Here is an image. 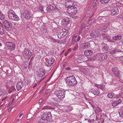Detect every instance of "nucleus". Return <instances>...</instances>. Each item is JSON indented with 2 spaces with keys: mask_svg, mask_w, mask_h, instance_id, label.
<instances>
[{
  "mask_svg": "<svg viewBox=\"0 0 123 123\" xmlns=\"http://www.w3.org/2000/svg\"><path fill=\"white\" fill-rule=\"evenodd\" d=\"M110 0H100L102 4L106 3L108 2Z\"/></svg>",
  "mask_w": 123,
  "mask_h": 123,
  "instance_id": "38",
  "label": "nucleus"
},
{
  "mask_svg": "<svg viewBox=\"0 0 123 123\" xmlns=\"http://www.w3.org/2000/svg\"><path fill=\"white\" fill-rule=\"evenodd\" d=\"M3 93V92L1 89L0 88V97L2 95Z\"/></svg>",
  "mask_w": 123,
  "mask_h": 123,
  "instance_id": "55",
  "label": "nucleus"
},
{
  "mask_svg": "<svg viewBox=\"0 0 123 123\" xmlns=\"http://www.w3.org/2000/svg\"><path fill=\"white\" fill-rule=\"evenodd\" d=\"M51 77H49V78L45 82L47 83V82H48L50 80L51 78Z\"/></svg>",
  "mask_w": 123,
  "mask_h": 123,
  "instance_id": "57",
  "label": "nucleus"
},
{
  "mask_svg": "<svg viewBox=\"0 0 123 123\" xmlns=\"http://www.w3.org/2000/svg\"><path fill=\"white\" fill-rule=\"evenodd\" d=\"M75 4L72 1H68L66 2L65 4V6L67 8H70L73 6Z\"/></svg>",
  "mask_w": 123,
  "mask_h": 123,
  "instance_id": "21",
  "label": "nucleus"
},
{
  "mask_svg": "<svg viewBox=\"0 0 123 123\" xmlns=\"http://www.w3.org/2000/svg\"><path fill=\"white\" fill-rule=\"evenodd\" d=\"M74 38L75 39V41L77 42H79L81 39L80 37L78 35L74 36L72 38Z\"/></svg>",
  "mask_w": 123,
  "mask_h": 123,
  "instance_id": "31",
  "label": "nucleus"
},
{
  "mask_svg": "<svg viewBox=\"0 0 123 123\" xmlns=\"http://www.w3.org/2000/svg\"><path fill=\"white\" fill-rule=\"evenodd\" d=\"M54 10L55 11H58L59 10V9L58 8L55 6Z\"/></svg>",
  "mask_w": 123,
  "mask_h": 123,
  "instance_id": "52",
  "label": "nucleus"
},
{
  "mask_svg": "<svg viewBox=\"0 0 123 123\" xmlns=\"http://www.w3.org/2000/svg\"><path fill=\"white\" fill-rule=\"evenodd\" d=\"M65 69L66 70H71V68L69 67H68L67 68H65Z\"/></svg>",
  "mask_w": 123,
  "mask_h": 123,
  "instance_id": "56",
  "label": "nucleus"
},
{
  "mask_svg": "<svg viewBox=\"0 0 123 123\" xmlns=\"http://www.w3.org/2000/svg\"><path fill=\"white\" fill-rule=\"evenodd\" d=\"M36 7L37 8V10H40L42 11H43V8L41 6H37Z\"/></svg>",
  "mask_w": 123,
  "mask_h": 123,
  "instance_id": "48",
  "label": "nucleus"
},
{
  "mask_svg": "<svg viewBox=\"0 0 123 123\" xmlns=\"http://www.w3.org/2000/svg\"><path fill=\"white\" fill-rule=\"evenodd\" d=\"M67 110L68 111H71L72 110L73 108V107L71 105H69L67 106Z\"/></svg>",
  "mask_w": 123,
  "mask_h": 123,
  "instance_id": "35",
  "label": "nucleus"
},
{
  "mask_svg": "<svg viewBox=\"0 0 123 123\" xmlns=\"http://www.w3.org/2000/svg\"><path fill=\"white\" fill-rule=\"evenodd\" d=\"M77 5L75 3L74 5L70 8L68 9V12L69 13L75 14L77 12Z\"/></svg>",
  "mask_w": 123,
  "mask_h": 123,
  "instance_id": "8",
  "label": "nucleus"
},
{
  "mask_svg": "<svg viewBox=\"0 0 123 123\" xmlns=\"http://www.w3.org/2000/svg\"><path fill=\"white\" fill-rule=\"evenodd\" d=\"M52 41L53 42L55 43L57 42V41H56V40L55 39H53L52 40Z\"/></svg>",
  "mask_w": 123,
  "mask_h": 123,
  "instance_id": "59",
  "label": "nucleus"
},
{
  "mask_svg": "<svg viewBox=\"0 0 123 123\" xmlns=\"http://www.w3.org/2000/svg\"><path fill=\"white\" fill-rule=\"evenodd\" d=\"M63 19L62 20V23L63 24H64L65 25L68 24L70 22V19L69 18L67 17H63Z\"/></svg>",
  "mask_w": 123,
  "mask_h": 123,
  "instance_id": "16",
  "label": "nucleus"
},
{
  "mask_svg": "<svg viewBox=\"0 0 123 123\" xmlns=\"http://www.w3.org/2000/svg\"><path fill=\"white\" fill-rule=\"evenodd\" d=\"M121 52V51L120 49H115L110 51V54L111 55H113L116 52Z\"/></svg>",
  "mask_w": 123,
  "mask_h": 123,
  "instance_id": "25",
  "label": "nucleus"
},
{
  "mask_svg": "<svg viewBox=\"0 0 123 123\" xmlns=\"http://www.w3.org/2000/svg\"><path fill=\"white\" fill-rule=\"evenodd\" d=\"M41 118L43 120L49 121L50 122L53 121L52 116L50 112H46L44 113L42 115Z\"/></svg>",
  "mask_w": 123,
  "mask_h": 123,
  "instance_id": "2",
  "label": "nucleus"
},
{
  "mask_svg": "<svg viewBox=\"0 0 123 123\" xmlns=\"http://www.w3.org/2000/svg\"><path fill=\"white\" fill-rule=\"evenodd\" d=\"M114 95L113 93H111L108 94L107 96L108 98H110L114 99V98L113 97Z\"/></svg>",
  "mask_w": 123,
  "mask_h": 123,
  "instance_id": "33",
  "label": "nucleus"
},
{
  "mask_svg": "<svg viewBox=\"0 0 123 123\" xmlns=\"http://www.w3.org/2000/svg\"><path fill=\"white\" fill-rule=\"evenodd\" d=\"M13 108L12 107H11L8 109V111H10Z\"/></svg>",
  "mask_w": 123,
  "mask_h": 123,
  "instance_id": "61",
  "label": "nucleus"
},
{
  "mask_svg": "<svg viewBox=\"0 0 123 123\" xmlns=\"http://www.w3.org/2000/svg\"><path fill=\"white\" fill-rule=\"evenodd\" d=\"M100 36L103 37L104 40L105 41V42H109L111 43H113L114 42L111 39V38L108 34L104 33H102Z\"/></svg>",
  "mask_w": 123,
  "mask_h": 123,
  "instance_id": "7",
  "label": "nucleus"
},
{
  "mask_svg": "<svg viewBox=\"0 0 123 123\" xmlns=\"http://www.w3.org/2000/svg\"><path fill=\"white\" fill-rule=\"evenodd\" d=\"M93 51H92L90 50H87L84 52V54L87 56H91L92 54Z\"/></svg>",
  "mask_w": 123,
  "mask_h": 123,
  "instance_id": "28",
  "label": "nucleus"
},
{
  "mask_svg": "<svg viewBox=\"0 0 123 123\" xmlns=\"http://www.w3.org/2000/svg\"><path fill=\"white\" fill-rule=\"evenodd\" d=\"M122 37L121 35H117L113 37L112 38V40L114 41H116L118 40L121 39Z\"/></svg>",
  "mask_w": 123,
  "mask_h": 123,
  "instance_id": "22",
  "label": "nucleus"
},
{
  "mask_svg": "<svg viewBox=\"0 0 123 123\" xmlns=\"http://www.w3.org/2000/svg\"><path fill=\"white\" fill-rule=\"evenodd\" d=\"M95 59H93V58H91V57L90 58H88V61H92L93 62L95 60Z\"/></svg>",
  "mask_w": 123,
  "mask_h": 123,
  "instance_id": "46",
  "label": "nucleus"
},
{
  "mask_svg": "<svg viewBox=\"0 0 123 123\" xmlns=\"http://www.w3.org/2000/svg\"><path fill=\"white\" fill-rule=\"evenodd\" d=\"M31 62L29 63V66H28V67L29 68H32L31 66Z\"/></svg>",
  "mask_w": 123,
  "mask_h": 123,
  "instance_id": "58",
  "label": "nucleus"
},
{
  "mask_svg": "<svg viewBox=\"0 0 123 123\" xmlns=\"http://www.w3.org/2000/svg\"><path fill=\"white\" fill-rule=\"evenodd\" d=\"M104 87V86L100 84V86L99 88L102 90L103 89L105 88Z\"/></svg>",
  "mask_w": 123,
  "mask_h": 123,
  "instance_id": "49",
  "label": "nucleus"
},
{
  "mask_svg": "<svg viewBox=\"0 0 123 123\" xmlns=\"http://www.w3.org/2000/svg\"><path fill=\"white\" fill-rule=\"evenodd\" d=\"M106 20L105 17H100L98 19V20L99 22L101 23L105 22L106 21Z\"/></svg>",
  "mask_w": 123,
  "mask_h": 123,
  "instance_id": "30",
  "label": "nucleus"
},
{
  "mask_svg": "<svg viewBox=\"0 0 123 123\" xmlns=\"http://www.w3.org/2000/svg\"><path fill=\"white\" fill-rule=\"evenodd\" d=\"M47 94H48L49 93V92L48 90H47L45 92Z\"/></svg>",
  "mask_w": 123,
  "mask_h": 123,
  "instance_id": "63",
  "label": "nucleus"
},
{
  "mask_svg": "<svg viewBox=\"0 0 123 123\" xmlns=\"http://www.w3.org/2000/svg\"><path fill=\"white\" fill-rule=\"evenodd\" d=\"M0 34L1 35H3L4 34V32L3 29L0 30Z\"/></svg>",
  "mask_w": 123,
  "mask_h": 123,
  "instance_id": "47",
  "label": "nucleus"
},
{
  "mask_svg": "<svg viewBox=\"0 0 123 123\" xmlns=\"http://www.w3.org/2000/svg\"><path fill=\"white\" fill-rule=\"evenodd\" d=\"M120 60L123 61V56L121 57L120 58Z\"/></svg>",
  "mask_w": 123,
  "mask_h": 123,
  "instance_id": "60",
  "label": "nucleus"
},
{
  "mask_svg": "<svg viewBox=\"0 0 123 123\" xmlns=\"http://www.w3.org/2000/svg\"><path fill=\"white\" fill-rule=\"evenodd\" d=\"M24 83L23 81L20 80L18 81L16 85V88L18 91L21 89L24 86Z\"/></svg>",
  "mask_w": 123,
  "mask_h": 123,
  "instance_id": "10",
  "label": "nucleus"
},
{
  "mask_svg": "<svg viewBox=\"0 0 123 123\" xmlns=\"http://www.w3.org/2000/svg\"><path fill=\"white\" fill-rule=\"evenodd\" d=\"M118 105V103L117 102V101H115L113 102L112 104V106L115 107L117 105Z\"/></svg>",
  "mask_w": 123,
  "mask_h": 123,
  "instance_id": "40",
  "label": "nucleus"
},
{
  "mask_svg": "<svg viewBox=\"0 0 123 123\" xmlns=\"http://www.w3.org/2000/svg\"><path fill=\"white\" fill-rule=\"evenodd\" d=\"M90 92L92 93L95 95H98L100 93V90L98 89L93 88L90 90Z\"/></svg>",
  "mask_w": 123,
  "mask_h": 123,
  "instance_id": "17",
  "label": "nucleus"
},
{
  "mask_svg": "<svg viewBox=\"0 0 123 123\" xmlns=\"http://www.w3.org/2000/svg\"><path fill=\"white\" fill-rule=\"evenodd\" d=\"M63 32H64V33H66V34L68 33L69 32V29L68 28L63 29Z\"/></svg>",
  "mask_w": 123,
  "mask_h": 123,
  "instance_id": "39",
  "label": "nucleus"
},
{
  "mask_svg": "<svg viewBox=\"0 0 123 123\" xmlns=\"http://www.w3.org/2000/svg\"><path fill=\"white\" fill-rule=\"evenodd\" d=\"M8 48L10 49L11 51L15 49V45L12 42H8Z\"/></svg>",
  "mask_w": 123,
  "mask_h": 123,
  "instance_id": "19",
  "label": "nucleus"
},
{
  "mask_svg": "<svg viewBox=\"0 0 123 123\" xmlns=\"http://www.w3.org/2000/svg\"><path fill=\"white\" fill-rule=\"evenodd\" d=\"M43 98H41L40 99L39 101V103H41L43 101Z\"/></svg>",
  "mask_w": 123,
  "mask_h": 123,
  "instance_id": "54",
  "label": "nucleus"
},
{
  "mask_svg": "<svg viewBox=\"0 0 123 123\" xmlns=\"http://www.w3.org/2000/svg\"><path fill=\"white\" fill-rule=\"evenodd\" d=\"M55 6L53 4L50 5L48 6L46 8L47 11L54 10Z\"/></svg>",
  "mask_w": 123,
  "mask_h": 123,
  "instance_id": "29",
  "label": "nucleus"
},
{
  "mask_svg": "<svg viewBox=\"0 0 123 123\" xmlns=\"http://www.w3.org/2000/svg\"><path fill=\"white\" fill-rule=\"evenodd\" d=\"M111 24L109 22H107L106 25L103 26L102 28L103 31L106 32L109 29V28L111 27Z\"/></svg>",
  "mask_w": 123,
  "mask_h": 123,
  "instance_id": "14",
  "label": "nucleus"
},
{
  "mask_svg": "<svg viewBox=\"0 0 123 123\" xmlns=\"http://www.w3.org/2000/svg\"><path fill=\"white\" fill-rule=\"evenodd\" d=\"M37 86V84L36 83L35 84V85H34V86H33V88H35V87H36V86Z\"/></svg>",
  "mask_w": 123,
  "mask_h": 123,
  "instance_id": "64",
  "label": "nucleus"
},
{
  "mask_svg": "<svg viewBox=\"0 0 123 123\" xmlns=\"http://www.w3.org/2000/svg\"><path fill=\"white\" fill-rule=\"evenodd\" d=\"M95 86L98 88H99L100 86V84L98 85L97 84H95Z\"/></svg>",
  "mask_w": 123,
  "mask_h": 123,
  "instance_id": "51",
  "label": "nucleus"
},
{
  "mask_svg": "<svg viewBox=\"0 0 123 123\" xmlns=\"http://www.w3.org/2000/svg\"><path fill=\"white\" fill-rule=\"evenodd\" d=\"M81 21H82V20ZM81 21H82L80 22V23H81V27L82 29H83L86 26V25L84 23H81Z\"/></svg>",
  "mask_w": 123,
  "mask_h": 123,
  "instance_id": "41",
  "label": "nucleus"
},
{
  "mask_svg": "<svg viewBox=\"0 0 123 123\" xmlns=\"http://www.w3.org/2000/svg\"><path fill=\"white\" fill-rule=\"evenodd\" d=\"M66 91L63 90H58L55 93V95L60 99L65 98Z\"/></svg>",
  "mask_w": 123,
  "mask_h": 123,
  "instance_id": "4",
  "label": "nucleus"
},
{
  "mask_svg": "<svg viewBox=\"0 0 123 123\" xmlns=\"http://www.w3.org/2000/svg\"><path fill=\"white\" fill-rule=\"evenodd\" d=\"M45 70L44 69H40V72L38 73V75L40 77H42L45 74Z\"/></svg>",
  "mask_w": 123,
  "mask_h": 123,
  "instance_id": "26",
  "label": "nucleus"
},
{
  "mask_svg": "<svg viewBox=\"0 0 123 123\" xmlns=\"http://www.w3.org/2000/svg\"><path fill=\"white\" fill-rule=\"evenodd\" d=\"M100 34L98 31L93 30L92 31L90 36L92 37H97L100 36Z\"/></svg>",
  "mask_w": 123,
  "mask_h": 123,
  "instance_id": "12",
  "label": "nucleus"
},
{
  "mask_svg": "<svg viewBox=\"0 0 123 123\" xmlns=\"http://www.w3.org/2000/svg\"><path fill=\"white\" fill-rule=\"evenodd\" d=\"M117 101V103H118V105L121 103L122 100L121 99H120L117 101Z\"/></svg>",
  "mask_w": 123,
  "mask_h": 123,
  "instance_id": "53",
  "label": "nucleus"
},
{
  "mask_svg": "<svg viewBox=\"0 0 123 123\" xmlns=\"http://www.w3.org/2000/svg\"><path fill=\"white\" fill-rule=\"evenodd\" d=\"M77 42L75 41V39L74 38H72V39L71 43L72 44L74 45V44L76 43Z\"/></svg>",
  "mask_w": 123,
  "mask_h": 123,
  "instance_id": "43",
  "label": "nucleus"
},
{
  "mask_svg": "<svg viewBox=\"0 0 123 123\" xmlns=\"http://www.w3.org/2000/svg\"><path fill=\"white\" fill-rule=\"evenodd\" d=\"M111 14L112 15H116L119 13V10L118 8L114 7L111 11Z\"/></svg>",
  "mask_w": 123,
  "mask_h": 123,
  "instance_id": "18",
  "label": "nucleus"
},
{
  "mask_svg": "<svg viewBox=\"0 0 123 123\" xmlns=\"http://www.w3.org/2000/svg\"><path fill=\"white\" fill-rule=\"evenodd\" d=\"M97 55L98 57V60L101 61H103L107 57L106 55H104L103 54H97Z\"/></svg>",
  "mask_w": 123,
  "mask_h": 123,
  "instance_id": "11",
  "label": "nucleus"
},
{
  "mask_svg": "<svg viewBox=\"0 0 123 123\" xmlns=\"http://www.w3.org/2000/svg\"><path fill=\"white\" fill-rule=\"evenodd\" d=\"M8 18L10 19L14 20L17 21L19 20V18L15 13L13 10L9 11L7 12Z\"/></svg>",
  "mask_w": 123,
  "mask_h": 123,
  "instance_id": "3",
  "label": "nucleus"
},
{
  "mask_svg": "<svg viewBox=\"0 0 123 123\" xmlns=\"http://www.w3.org/2000/svg\"><path fill=\"white\" fill-rule=\"evenodd\" d=\"M4 19V16L0 11V19L2 20Z\"/></svg>",
  "mask_w": 123,
  "mask_h": 123,
  "instance_id": "42",
  "label": "nucleus"
},
{
  "mask_svg": "<svg viewBox=\"0 0 123 123\" xmlns=\"http://www.w3.org/2000/svg\"><path fill=\"white\" fill-rule=\"evenodd\" d=\"M3 25L6 30L11 31L12 29V24L8 20H6L3 22Z\"/></svg>",
  "mask_w": 123,
  "mask_h": 123,
  "instance_id": "6",
  "label": "nucleus"
},
{
  "mask_svg": "<svg viewBox=\"0 0 123 123\" xmlns=\"http://www.w3.org/2000/svg\"><path fill=\"white\" fill-rule=\"evenodd\" d=\"M120 117L123 118V106L118 111Z\"/></svg>",
  "mask_w": 123,
  "mask_h": 123,
  "instance_id": "32",
  "label": "nucleus"
},
{
  "mask_svg": "<svg viewBox=\"0 0 123 123\" xmlns=\"http://www.w3.org/2000/svg\"><path fill=\"white\" fill-rule=\"evenodd\" d=\"M65 80L67 86L70 87L74 86L78 84L76 79L73 75L66 78Z\"/></svg>",
  "mask_w": 123,
  "mask_h": 123,
  "instance_id": "1",
  "label": "nucleus"
},
{
  "mask_svg": "<svg viewBox=\"0 0 123 123\" xmlns=\"http://www.w3.org/2000/svg\"><path fill=\"white\" fill-rule=\"evenodd\" d=\"M81 46L83 49H87L90 46V43H84L81 44Z\"/></svg>",
  "mask_w": 123,
  "mask_h": 123,
  "instance_id": "27",
  "label": "nucleus"
},
{
  "mask_svg": "<svg viewBox=\"0 0 123 123\" xmlns=\"http://www.w3.org/2000/svg\"><path fill=\"white\" fill-rule=\"evenodd\" d=\"M54 61V58L52 57H50L49 58L48 61L46 62V65L47 67H50L52 66Z\"/></svg>",
  "mask_w": 123,
  "mask_h": 123,
  "instance_id": "9",
  "label": "nucleus"
},
{
  "mask_svg": "<svg viewBox=\"0 0 123 123\" xmlns=\"http://www.w3.org/2000/svg\"><path fill=\"white\" fill-rule=\"evenodd\" d=\"M94 19H92L88 21V24L90 25H92L94 23Z\"/></svg>",
  "mask_w": 123,
  "mask_h": 123,
  "instance_id": "34",
  "label": "nucleus"
},
{
  "mask_svg": "<svg viewBox=\"0 0 123 123\" xmlns=\"http://www.w3.org/2000/svg\"><path fill=\"white\" fill-rule=\"evenodd\" d=\"M79 70L80 71L84 74L86 73V69H84L83 68H80Z\"/></svg>",
  "mask_w": 123,
  "mask_h": 123,
  "instance_id": "36",
  "label": "nucleus"
},
{
  "mask_svg": "<svg viewBox=\"0 0 123 123\" xmlns=\"http://www.w3.org/2000/svg\"><path fill=\"white\" fill-rule=\"evenodd\" d=\"M97 111L98 112H99L102 111L101 109L99 107H97Z\"/></svg>",
  "mask_w": 123,
  "mask_h": 123,
  "instance_id": "45",
  "label": "nucleus"
},
{
  "mask_svg": "<svg viewBox=\"0 0 123 123\" xmlns=\"http://www.w3.org/2000/svg\"><path fill=\"white\" fill-rule=\"evenodd\" d=\"M116 6H117L120 7L122 6V5L120 3H117L116 4Z\"/></svg>",
  "mask_w": 123,
  "mask_h": 123,
  "instance_id": "50",
  "label": "nucleus"
},
{
  "mask_svg": "<svg viewBox=\"0 0 123 123\" xmlns=\"http://www.w3.org/2000/svg\"><path fill=\"white\" fill-rule=\"evenodd\" d=\"M22 53L25 59L27 58L28 59L30 58L32 55V53L29 49H25L24 51H22Z\"/></svg>",
  "mask_w": 123,
  "mask_h": 123,
  "instance_id": "5",
  "label": "nucleus"
},
{
  "mask_svg": "<svg viewBox=\"0 0 123 123\" xmlns=\"http://www.w3.org/2000/svg\"><path fill=\"white\" fill-rule=\"evenodd\" d=\"M78 47V43H77L75 45L74 48H73V49L74 51H75L77 50Z\"/></svg>",
  "mask_w": 123,
  "mask_h": 123,
  "instance_id": "37",
  "label": "nucleus"
},
{
  "mask_svg": "<svg viewBox=\"0 0 123 123\" xmlns=\"http://www.w3.org/2000/svg\"><path fill=\"white\" fill-rule=\"evenodd\" d=\"M111 70L112 72L116 76L118 77L119 76L120 74L119 71L117 68L115 67L112 68Z\"/></svg>",
  "mask_w": 123,
  "mask_h": 123,
  "instance_id": "15",
  "label": "nucleus"
},
{
  "mask_svg": "<svg viewBox=\"0 0 123 123\" xmlns=\"http://www.w3.org/2000/svg\"><path fill=\"white\" fill-rule=\"evenodd\" d=\"M102 50L103 51H107L109 49V47L108 45L106 43H102L100 45Z\"/></svg>",
  "mask_w": 123,
  "mask_h": 123,
  "instance_id": "13",
  "label": "nucleus"
},
{
  "mask_svg": "<svg viewBox=\"0 0 123 123\" xmlns=\"http://www.w3.org/2000/svg\"><path fill=\"white\" fill-rule=\"evenodd\" d=\"M55 108L50 106L47 105L44 106L41 109V110H46L47 109L54 110Z\"/></svg>",
  "mask_w": 123,
  "mask_h": 123,
  "instance_id": "24",
  "label": "nucleus"
},
{
  "mask_svg": "<svg viewBox=\"0 0 123 123\" xmlns=\"http://www.w3.org/2000/svg\"><path fill=\"white\" fill-rule=\"evenodd\" d=\"M24 18L27 19H30V13L29 12L27 11L25 12L23 14Z\"/></svg>",
  "mask_w": 123,
  "mask_h": 123,
  "instance_id": "20",
  "label": "nucleus"
},
{
  "mask_svg": "<svg viewBox=\"0 0 123 123\" xmlns=\"http://www.w3.org/2000/svg\"><path fill=\"white\" fill-rule=\"evenodd\" d=\"M50 104L51 105H54L56 106H58V104L57 103L55 102L51 103Z\"/></svg>",
  "mask_w": 123,
  "mask_h": 123,
  "instance_id": "44",
  "label": "nucleus"
},
{
  "mask_svg": "<svg viewBox=\"0 0 123 123\" xmlns=\"http://www.w3.org/2000/svg\"><path fill=\"white\" fill-rule=\"evenodd\" d=\"M66 35V33H64L63 32H62L58 33L57 34L58 38L59 39H61L64 37Z\"/></svg>",
  "mask_w": 123,
  "mask_h": 123,
  "instance_id": "23",
  "label": "nucleus"
},
{
  "mask_svg": "<svg viewBox=\"0 0 123 123\" xmlns=\"http://www.w3.org/2000/svg\"><path fill=\"white\" fill-rule=\"evenodd\" d=\"M43 89H42L40 91V92H39V94H40L41 93L43 92Z\"/></svg>",
  "mask_w": 123,
  "mask_h": 123,
  "instance_id": "62",
  "label": "nucleus"
}]
</instances>
